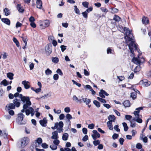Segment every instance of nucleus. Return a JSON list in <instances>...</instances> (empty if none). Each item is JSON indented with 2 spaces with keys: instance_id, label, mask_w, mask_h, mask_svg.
I'll list each match as a JSON object with an SVG mask.
<instances>
[{
  "instance_id": "1",
  "label": "nucleus",
  "mask_w": 151,
  "mask_h": 151,
  "mask_svg": "<svg viewBox=\"0 0 151 151\" xmlns=\"http://www.w3.org/2000/svg\"><path fill=\"white\" fill-rule=\"evenodd\" d=\"M133 35L129 30H127L126 32V36L124 37L125 39L126 40L127 43L130 50V52L133 54L134 50L133 47H134L135 50L138 51L139 49L137 47L136 44L134 41L132 37Z\"/></svg>"
},
{
  "instance_id": "2",
  "label": "nucleus",
  "mask_w": 151,
  "mask_h": 151,
  "mask_svg": "<svg viewBox=\"0 0 151 151\" xmlns=\"http://www.w3.org/2000/svg\"><path fill=\"white\" fill-rule=\"evenodd\" d=\"M24 115L22 113H21L18 114V117L17 118V122L19 124H24L26 123V120L24 119Z\"/></svg>"
},
{
  "instance_id": "3",
  "label": "nucleus",
  "mask_w": 151,
  "mask_h": 151,
  "mask_svg": "<svg viewBox=\"0 0 151 151\" xmlns=\"http://www.w3.org/2000/svg\"><path fill=\"white\" fill-rule=\"evenodd\" d=\"M19 98L22 101L24 105H26L27 106H29L31 105V103L30 101L29 97L28 96H24L22 94H20Z\"/></svg>"
},
{
  "instance_id": "4",
  "label": "nucleus",
  "mask_w": 151,
  "mask_h": 151,
  "mask_svg": "<svg viewBox=\"0 0 151 151\" xmlns=\"http://www.w3.org/2000/svg\"><path fill=\"white\" fill-rule=\"evenodd\" d=\"M138 58L134 57L132 59V61L138 65H139L141 63H144L145 60L143 58H140L139 56Z\"/></svg>"
},
{
  "instance_id": "5",
  "label": "nucleus",
  "mask_w": 151,
  "mask_h": 151,
  "mask_svg": "<svg viewBox=\"0 0 151 151\" xmlns=\"http://www.w3.org/2000/svg\"><path fill=\"white\" fill-rule=\"evenodd\" d=\"M21 145L20 147L21 148H24L28 143L29 139L27 137H24L21 140Z\"/></svg>"
},
{
  "instance_id": "6",
  "label": "nucleus",
  "mask_w": 151,
  "mask_h": 151,
  "mask_svg": "<svg viewBox=\"0 0 151 151\" xmlns=\"http://www.w3.org/2000/svg\"><path fill=\"white\" fill-rule=\"evenodd\" d=\"M25 112L26 115L28 116L30 114L32 116H33L35 114L34 109L29 106H28L27 108L25 110Z\"/></svg>"
},
{
  "instance_id": "7",
  "label": "nucleus",
  "mask_w": 151,
  "mask_h": 151,
  "mask_svg": "<svg viewBox=\"0 0 151 151\" xmlns=\"http://www.w3.org/2000/svg\"><path fill=\"white\" fill-rule=\"evenodd\" d=\"M52 46L51 44V43H49L45 47L46 54L48 55H49L52 53Z\"/></svg>"
},
{
  "instance_id": "8",
  "label": "nucleus",
  "mask_w": 151,
  "mask_h": 151,
  "mask_svg": "<svg viewBox=\"0 0 151 151\" xmlns=\"http://www.w3.org/2000/svg\"><path fill=\"white\" fill-rule=\"evenodd\" d=\"M63 122L62 121H60L59 122L58 127H59V128H57V131L58 132H59V133H60L61 132H63Z\"/></svg>"
},
{
  "instance_id": "9",
  "label": "nucleus",
  "mask_w": 151,
  "mask_h": 151,
  "mask_svg": "<svg viewBox=\"0 0 151 151\" xmlns=\"http://www.w3.org/2000/svg\"><path fill=\"white\" fill-rule=\"evenodd\" d=\"M144 108V107H140L136 109V111L134 112L135 117H138L139 116V112L140 110H142Z\"/></svg>"
},
{
  "instance_id": "10",
  "label": "nucleus",
  "mask_w": 151,
  "mask_h": 151,
  "mask_svg": "<svg viewBox=\"0 0 151 151\" xmlns=\"http://www.w3.org/2000/svg\"><path fill=\"white\" fill-rule=\"evenodd\" d=\"M13 102L15 107H19L20 106V100L17 98L14 99Z\"/></svg>"
},
{
  "instance_id": "11",
  "label": "nucleus",
  "mask_w": 151,
  "mask_h": 151,
  "mask_svg": "<svg viewBox=\"0 0 151 151\" xmlns=\"http://www.w3.org/2000/svg\"><path fill=\"white\" fill-rule=\"evenodd\" d=\"M39 122L42 126L43 127H45L46 126V124L47 123V121L46 118L45 117L43 118L42 120L40 121Z\"/></svg>"
},
{
  "instance_id": "12",
  "label": "nucleus",
  "mask_w": 151,
  "mask_h": 151,
  "mask_svg": "<svg viewBox=\"0 0 151 151\" xmlns=\"http://www.w3.org/2000/svg\"><path fill=\"white\" fill-rule=\"evenodd\" d=\"M132 87H129L131 88L132 89L134 90L135 91L134 92H132L131 93L130 96L133 99V100L135 99H136L137 96V92L132 87V86L131 85Z\"/></svg>"
},
{
  "instance_id": "13",
  "label": "nucleus",
  "mask_w": 151,
  "mask_h": 151,
  "mask_svg": "<svg viewBox=\"0 0 151 151\" xmlns=\"http://www.w3.org/2000/svg\"><path fill=\"white\" fill-rule=\"evenodd\" d=\"M2 22L5 24H6L10 25V21L9 19L7 18H3L1 19Z\"/></svg>"
},
{
  "instance_id": "14",
  "label": "nucleus",
  "mask_w": 151,
  "mask_h": 151,
  "mask_svg": "<svg viewBox=\"0 0 151 151\" xmlns=\"http://www.w3.org/2000/svg\"><path fill=\"white\" fill-rule=\"evenodd\" d=\"M52 136H51V138L53 139H58V132L55 131L52 133Z\"/></svg>"
},
{
  "instance_id": "15",
  "label": "nucleus",
  "mask_w": 151,
  "mask_h": 151,
  "mask_svg": "<svg viewBox=\"0 0 151 151\" xmlns=\"http://www.w3.org/2000/svg\"><path fill=\"white\" fill-rule=\"evenodd\" d=\"M29 83V82L26 81H23L22 83V84L24 85V87L26 89H28L30 88V86L28 84Z\"/></svg>"
},
{
  "instance_id": "16",
  "label": "nucleus",
  "mask_w": 151,
  "mask_h": 151,
  "mask_svg": "<svg viewBox=\"0 0 151 151\" xmlns=\"http://www.w3.org/2000/svg\"><path fill=\"white\" fill-rule=\"evenodd\" d=\"M66 120L67 122H68L70 124H71V122L70 120L72 119L73 117L71 114H66L65 116Z\"/></svg>"
},
{
  "instance_id": "17",
  "label": "nucleus",
  "mask_w": 151,
  "mask_h": 151,
  "mask_svg": "<svg viewBox=\"0 0 151 151\" xmlns=\"http://www.w3.org/2000/svg\"><path fill=\"white\" fill-rule=\"evenodd\" d=\"M17 8L18 11L20 13H23L24 11V9L20 4H18L17 6Z\"/></svg>"
},
{
  "instance_id": "18",
  "label": "nucleus",
  "mask_w": 151,
  "mask_h": 151,
  "mask_svg": "<svg viewBox=\"0 0 151 151\" xmlns=\"http://www.w3.org/2000/svg\"><path fill=\"white\" fill-rule=\"evenodd\" d=\"M6 107L8 108V110H9L11 109H15V106L13 103H10L8 105H7L6 106Z\"/></svg>"
},
{
  "instance_id": "19",
  "label": "nucleus",
  "mask_w": 151,
  "mask_h": 151,
  "mask_svg": "<svg viewBox=\"0 0 151 151\" xmlns=\"http://www.w3.org/2000/svg\"><path fill=\"white\" fill-rule=\"evenodd\" d=\"M108 119L109 120V122H114L116 120V117L113 115H110L108 116Z\"/></svg>"
},
{
  "instance_id": "20",
  "label": "nucleus",
  "mask_w": 151,
  "mask_h": 151,
  "mask_svg": "<svg viewBox=\"0 0 151 151\" xmlns=\"http://www.w3.org/2000/svg\"><path fill=\"white\" fill-rule=\"evenodd\" d=\"M36 3L37 8L40 9L42 6V1L41 0H37Z\"/></svg>"
},
{
  "instance_id": "21",
  "label": "nucleus",
  "mask_w": 151,
  "mask_h": 151,
  "mask_svg": "<svg viewBox=\"0 0 151 151\" xmlns=\"http://www.w3.org/2000/svg\"><path fill=\"white\" fill-rule=\"evenodd\" d=\"M4 12L5 13V15L6 16H8L10 14V10L8 8H5L4 9Z\"/></svg>"
},
{
  "instance_id": "22",
  "label": "nucleus",
  "mask_w": 151,
  "mask_h": 151,
  "mask_svg": "<svg viewBox=\"0 0 151 151\" xmlns=\"http://www.w3.org/2000/svg\"><path fill=\"white\" fill-rule=\"evenodd\" d=\"M52 61L55 63L56 64L59 61V59L57 57H52Z\"/></svg>"
},
{
  "instance_id": "23",
  "label": "nucleus",
  "mask_w": 151,
  "mask_h": 151,
  "mask_svg": "<svg viewBox=\"0 0 151 151\" xmlns=\"http://www.w3.org/2000/svg\"><path fill=\"white\" fill-rule=\"evenodd\" d=\"M124 106L125 107H128L130 106V102L129 100L124 101L123 103Z\"/></svg>"
},
{
  "instance_id": "24",
  "label": "nucleus",
  "mask_w": 151,
  "mask_h": 151,
  "mask_svg": "<svg viewBox=\"0 0 151 151\" xmlns=\"http://www.w3.org/2000/svg\"><path fill=\"white\" fill-rule=\"evenodd\" d=\"M68 134L67 133H65L63 135L62 137V139L63 140L66 141L68 140Z\"/></svg>"
},
{
  "instance_id": "25",
  "label": "nucleus",
  "mask_w": 151,
  "mask_h": 151,
  "mask_svg": "<svg viewBox=\"0 0 151 151\" xmlns=\"http://www.w3.org/2000/svg\"><path fill=\"white\" fill-rule=\"evenodd\" d=\"M107 125L108 127L110 130H112L113 129V126L112 125V122H107Z\"/></svg>"
},
{
  "instance_id": "26",
  "label": "nucleus",
  "mask_w": 151,
  "mask_h": 151,
  "mask_svg": "<svg viewBox=\"0 0 151 151\" xmlns=\"http://www.w3.org/2000/svg\"><path fill=\"white\" fill-rule=\"evenodd\" d=\"M122 124L124 127V131L125 132L127 131L128 129V127L127 126V124L125 122H123Z\"/></svg>"
},
{
  "instance_id": "27",
  "label": "nucleus",
  "mask_w": 151,
  "mask_h": 151,
  "mask_svg": "<svg viewBox=\"0 0 151 151\" xmlns=\"http://www.w3.org/2000/svg\"><path fill=\"white\" fill-rule=\"evenodd\" d=\"M1 85H3L4 86H6L9 84V82L6 79H4L1 83Z\"/></svg>"
},
{
  "instance_id": "28",
  "label": "nucleus",
  "mask_w": 151,
  "mask_h": 151,
  "mask_svg": "<svg viewBox=\"0 0 151 151\" xmlns=\"http://www.w3.org/2000/svg\"><path fill=\"white\" fill-rule=\"evenodd\" d=\"M74 11L75 13L78 15H80V11L79 9H78L77 6L75 5L74 6Z\"/></svg>"
},
{
  "instance_id": "29",
  "label": "nucleus",
  "mask_w": 151,
  "mask_h": 151,
  "mask_svg": "<svg viewBox=\"0 0 151 151\" xmlns=\"http://www.w3.org/2000/svg\"><path fill=\"white\" fill-rule=\"evenodd\" d=\"M121 19V18L118 15H115L113 19L116 22L119 21Z\"/></svg>"
},
{
  "instance_id": "30",
  "label": "nucleus",
  "mask_w": 151,
  "mask_h": 151,
  "mask_svg": "<svg viewBox=\"0 0 151 151\" xmlns=\"http://www.w3.org/2000/svg\"><path fill=\"white\" fill-rule=\"evenodd\" d=\"M141 82H143L145 83V86H150L151 84V83L150 81H147L146 80L144 81L143 80H142Z\"/></svg>"
},
{
  "instance_id": "31",
  "label": "nucleus",
  "mask_w": 151,
  "mask_h": 151,
  "mask_svg": "<svg viewBox=\"0 0 151 151\" xmlns=\"http://www.w3.org/2000/svg\"><path fill=\"white\" fill-rule=\"evenodd\" d=\"M93 103L97 107H99L100 106V103L96 100H94L93 101Z\"/></svg>"
},
{
  "instance_id": "32",
  "label": "nucleus",
  "mask_w": 151,
  "mask_h": 151,
  "mask_svg": "<svg viewBox=\"0 0 151 151\" xmlns=\"http://www.w3.org/2000/svg\"><path fill=\"white\" fill-rule=\"evenodd\" d=\"M83 6L86 8H88V3L87 1H84L82 3Z\"/></svg>"
},
{
  "instance_id": "33",
  "label": "nucleus",
  "mask_w": 151,
  "mask_h": 151,
  "mask_svg": "<svg viewBox=\"0 0 151 151\" xmlns=\"http://www.w3.org/2000/svg\"><path fill=\"white\" fill-rule=\"evenodd\" d=\"M53 143L55 145L58 146L60 143V141L58 139H54Z\"/></svg>"
},
{
  "instance_id": "34",
  "label": "nucleus",
  "mask_w": 151,
  "mask_h": 151,
  "mask_svg": "<svg viewBox=\"0 0 151 151\" xmlns=\"http://www.w3.org/2000/svg\"><path fill=\"white\" fill-rule=\"evenodd\" d=\"M52 71L49 68H47L45 71L46 74L47 75H50L52 73Z\"/></svg>"
},
{
  "instance_id": "35",
  "label": "nucleus",
  "mask_w": 151,
  "mask_h": 151,
  "mask_svg": "<svg viewBox=\"0 0 151 151\" xmlns=\"http://www.w3.org/2000/svg\"><path fill=\"white\" fill-rule=\"evenodd\" d=\"M140 69L139 66H137L134 70V73H137L140 70Z\"/></svg>"
},
{
  "instance_id": "36",
  "label": "nucleus",
  "mask_w": 151,
  "mask_h": 151,
  "mask_svg": "<svg viewBox=\"0 0 151 151\" xmlns=\"http://www.w3.org/2000/svg\"><path fill=\"white\" fill-rule=\"evenodd\" d=\"M82 14L83 16V17L86 19H87L88 18V13L85 11L84 12H82Z\"/></svg>"
},
{
  "instance_id": "37",
  "label": "nucleus",
  "mask_w": 151,
  "mask_h": 151,
  "mask_svg": "<svg viewBox=\"0 0 151 151\" xmlns=\"http://www.w3.org/2000/svg\"><path fill=\"white\" fill-rule=\"evenodd\" d=\"M100 143V141L99 140H95L93 142V144L95 146L99 145Z\"/></svg>"
},
{
  "instance_id": "38",
  "label": "nucleus",
  "mask_w": 151,
  "mask_h": 151,
  "mask_svg": "<svg viewBox=\"0 0 151 151\" xmlns=\"http://www.w3.org/2000/svg\"><path fill=\"white\" fill-rule=\"evenodd\" d=\"M97 99L99 101L103 103H106V101L105 99H103L101 98L98 97L97 98Z\"/></svg>"
},
{
  "instance_id": "39",
  "label": "nucleus",
  "mask_w": 151,
  "mask_h": 151,
  "mask_svg": "<svg viewBox=\"0 0 151 151\" xmlns=\"http://www.w3.org/2000/svg\"><path fill=\"white\" fill-rule=\"evenodd\" d=\"M142 22L143 24H146L148 23L149 20L148 19L147 20L146 18H143L142 19Z\"/></svg>"
},
{
  "instance_id": "40",
  "label": "nucleus",
  "mask_w": 151,
  "mask_h": 151,
  "mask_svg": "<svg viewBox=\"0 0 151 151\" xmlns=\"http://www.w3.org/2000/svg\"><path fill=\"white\" fill-rule=\"evenodd\" d=\"M27 107L28 106H27L26 105H23V109L21 110V112L23 113L25 112V110L26 109Z\"/></svg>"
},
{
  "instance_id": "41",
  "label": "nucleus",
  "mask_w": 151,
  "mask_h": 151,
  "mask_svg": "<svg viewBox=\"0 0 151 151\" xmlns=\"http://www.w3.org/2000/svg\"><path fill=\"white\" fill-rule=\"evenodd\" d=\"M60 47L61 48V51L63 52L66 50L67 46L64 45H61L60 46Z\"/></svg>"
},
{
  "instance_id": "42",
  "label": "nucleus",
  "mask_w": 151,
  "mask_h": 151,
  "mask_svg": "<svg viewBox=\"0 0 151 151\" xmlns=\"http://www.w3.org/2000/svg\"><path fill=\"white\" fill-rule=\"evenodd\" d=\"M50 147L52 150H55L57 149V146L56 145H51L50 146Z\"/></svg>"
},
{
  "instance_id": "43",
  "label": "nucleus",
  "mask_w": 151,
  "mask_h": 151,
  "mask_svg": "<svg viewBox=\"0 0 151 151\" xmlns=\"http://www.w3.org/2000/svg\"><path fill=\"white\" fill-rule=\"evenodd\" d=\"M114 52L110 48H108L107 50V52L108 54L111 53L114 54L112 52Z\"/></svg>"
},
{
  "instance_id": "44",
  "label": "nucleus",
  "mask_w": 151,
  "mask_h": 151,
  "mask_svg": "<svg viewBox=\"0 0 151 151\" xmlns=\"http://www.w3.org/2000/svg\"><path fill=\"white\" fill-rule=\"evenodd\" d=\"M59 123L56 122L55 124L54 127H51V128L52 129H57L58 127Z\"/></svg>"
},
{
  "instance_id": "45",
  "label": "nucleus",
  "mask_w": 151,
  "mask_h": 151,
  "mask_svg": "<svg viewBox=\"0 0 151 151\" xmlns=\"http://www.w3.org/2000/svg\"><path fill=\"white\" fill-rule=\"evenodd\" d=\"M111 12L113 13H117L119 11L118 9L115 8H112L111 10Z\"/></svg>"
},
{
  "instance_id": "46",
  "label": "nucleus",
  "mask_w": 151,
  "mask_h": 151,
  "mask_svg": "<svg viewBox=\"0 0 151 151\" xmlns=\"http://www.w3.org/2000/svg\"><path fill=\"white\" fill-rule=\"evenodd\" d=\"M56 72L60 76H62L63 74L62 70L59 68H58Z\"/></svg>"
},
{
  "instance_id": "47",
  "label": "nucleus",
  "mask_w": 151,
  "mask_h": 151,
  "mask_svg": "<svg viewBox=\"0 0 151 151\" xmlns=\"http://www.w3.org/2000/svg\"><path fill=\"white\" fill-rule=\"evenodd\" d=\"M42 147L44 148H47L48 147V145H47L45 143H43L42 144Z\"/></svg>"
},
{
  "instance_id": "48",
  "label": "nucleus",
  "mask_w": 151,
  "mask_h": 151,
  "mask_svg": "<svg viewBox=\"0 0 151 151\" xmlns=\"http://www.w3.org/2000/svg\"><path fill=\"white\" fill-rule=\"evenodd\" d=\"M130 126L132 127L133 128L135 127L136 126V123L135 122H133L132 121H130Z\"/></svg>"
},
{
  "instance_id": "49",
  "label": "nucleus",
  "mask_w": 151,
  "mask_h": 151,
  "mask_svg": "<svg viewBox=\"0 0 151 151\" xmlns=\"http://www.w3.org/2000/svg\"><path fill=\"white\" fill-rule=\"evenodd\" d=\"M136 117L137 118V119H136V122H137L139 123H141L142 122V119L139 117V116Z\"/></svg>"
},
{
  "instance_id": "50",
  "label": "nucleus",
  "mask_w": 151,
  "mask_h": 151,
  "mask_svg": "<svg viewBox=\"0 0 151 151\" xmlns=\"http://www.w3.org/2000/svg\"><path fill=\"white\" fill-rule=\"evenodd\" d=\"M37 142L39 144L42 143V138L40 137L38 138L37 140Z\"/></svg>"
},
{
  "instance_id": "51",
  "label": "nucleus",
  "mask_w": 151,
  "mask_h": 151,
  "mask_svg": "<svg viewBox=\"0 0 151 151\" xmlns=\"http://www.w3.org/2000/svg\"><path fill=\"white\" fill-rule=\"evenodd\" d=\"M125 117L126 119L130 120L132 118V116L130 115H126L125 116Z\"/></svg>"
},
{
  "instance_id": "52",
  "label": "nucleus",
  "mask_w": 151,
  "mask_h": 151,
  "mask_svg": "<svg viewBox=\"0 0 151 151\" xmlns=\"http://www.w3.org/2000/svg\"><path fill=\"white\" fill-rule=\"evenodd\" d=\"M136 147L138 149H141L142 147V146L140 143H138L136 145Z\"/></svg>"
},
{
  "instance_id": "53",
  "label": "nucleus",
  "mask_w": 151,
  "mask_h": 151,
  "mask_svg": "<svg viewBox=\"0 0 151 151\" xmlns=\"http://www.w3.org/2000/svg\"><path fill=\"white\" fill-rule=\"evenodd\" d=\"M114 129L118 132H120V129L119 128V126L118 125H116L114 127Z\"/></svg>"
},
{
  "instance_id": "54",
  "label": "nucleus",
  "mask_w": 151,
  "mask_h": 151,
  "mask_svg": "<svg viewBox=\"0 0 151 151\" xmlns=\"http://www.w3.org/2000/svg\"><path fill=\"white\" fill-rule=\"evenodd\" d=\"M102 91V90H101L100 91L99 93V96L102 98H105V96L104 95L103 92Z\"/></svg>"
},
{
  "instance_id": "55",
  "label": "nucleus",
  "mask_w": 151,
  "mask_h": 151,
  "mask_svg": "<svg viewBox=\"0 0 151 151\" xmlns=\"http://www.w3.org/2000/svg\"><path fill=\"white\" fill-rule=\"evenodd\" d=\"M44 24H45V26L46 27H48L50 24L49 21L47 20H45L44 22Z\"/></svg>"
},
{
  "instance_id": "56",
  "label": "nucleus",
  "mask_w": 151,
  "mask_h": 151,
  "mask_svg": "<svg viewBox=\"0 0 151 151\" xmlns=\"http://www.w3.org/2000/svg\"><path fill=\"white\" fill-rule=\"evenodd\" d=\"M93 8L91 6L89 8L86 9V11L88 13H89L91 12L93 10Z\"/></svg>"
},
{
  "instance_id": "57",
  "label": "nucleus",
  "mask_w": 151,
  "mask_h": 151,
  "mask_svg": "<svg viewBox=\"0 0 151 151\" xmlns=\"http://www.w3.org/2000/svg\"><path fill=\"white\" fill-rule=\"evenodd\" d=\"M64 111L66 113H69L70 111V110L69 107H67L64 109Z\"/></svg>"
},
{
  "instance_id": "58",
  "label": "nucleus",
  "mask_w": 151,
  "mask_h": 151,
  "mask_svg": "<svg viewBox=\"0 0 151 151\" xmlns=\"http://www.w3.org/2000/svg\"><path fill=\"white\" fill-rule=\"evenodd\" d=\"M22 25V24L20 23L19 22H18L16 24V28H18L19 27H21Z\"/></svg>"
},
{
  "instance_id": "59",
  "label": "nucleus",
  "mask_w": 151,
  "mask_h": 151,
  "mask_svg": "<svg viewBox=\"0 0 151 151\" xmlns=\"http://www.w3.org/2000/svg\"><path fill=\"white\" fill-rule=\"evenodd\" d=\"M29 20L30 22H34L35 21V19L32 16L29 18Z\"/></svg>"
},
{
  "instance_id": "60",
  "label": "nucleus",
  "mask_w": 151,
  "mask_h": 151,
  "mask_svg": "<svg viewBox=\"0 0 151 151\" xmlns=\"http://www.w3.org/2000/svg\"><path fill=\"white\" fill-rule=\"evenodd\" d=\"M1 55H3V58L4 59H5L7 58L8 54L6 52H4L3 54H1Z\"/></svg>"
},
{
  "instance_id": "61",
  "label": "nucleus",
  "mask_w": 151,
  "mask_h": 151,
  "mask_svg": "<svg viewBox=\"0 0 151 151\" xmlns=\"http://www.w3.org/2000/svg\"><path fill=\"white\" fill-rule=\"evenodd\" d=\"M117 78L120 81H122L124 79V76H117Z\"/></svg>"
},
{
  "instance_id": "62",
  "label": "nucleus",
  "mask_w": 151,
  "mask_h": 151,
  "mask_svg": "<svg viewBox=\"0 0 151 151\" xmlns=\"http://www.w3.org/2000/svg\"><path fill=\"white\" fill-rule=\"evenodd\" d=\"M94 125L93 124H89L88 126V127L91 129H93Z\"/></svg>"
},
{
  "instance_id": "63",
  "label": "nucleus",
  "mask_w": 151,
  "mask_h": 151,
  "mask_svg": "<svg viewBox=\"0 0 151 151\" xmlns=\"http://www.w3.org/2000/svg\"><path fill=\"white\" fill-rule=\"evenodd\" d=\"M30 25L31 27L33 28H35L36 27V24L34 22H30Z\"/></svg>"
},
{
  "instance_id": "64",
  "label": "nucleus",
  "mask_w": 151,
  "mask_h": 151,
  "mask_svg": "<svg viewBox=\"0 0 151 151\" xmlns=\"http://www.w3.org/2000/svg\"><path fill=\"white\" fill-rule=\"evenodd\" d=\"M82 131L84 134H86L87 133V129L86 128H83Z\"/></svg>"
}]
</instances>
